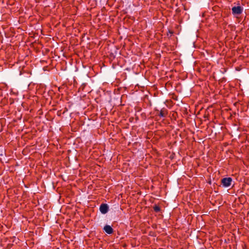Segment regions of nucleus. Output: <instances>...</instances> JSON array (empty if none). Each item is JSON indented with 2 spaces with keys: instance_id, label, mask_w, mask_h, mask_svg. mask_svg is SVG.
I'll use <instances>...</instances> for the list:
<instances>
[{
  "instance_id": "obj_1",
  "label": "nucleus",
  "mask_w": 249,
  "mask_h": 249,
  "mask_svg": "<svg viewBox=\"0 0 249 249\" xmlns=\"http://www.w3.org/2000/svg\"><path fill=\"white\" fill-rule=\"evenodd\" d=\"M232 178L230 177L225 178L221 179V184L225 187H229L231 183Z\"/></svg>"
},
{
  "instance_id": "obj_2",
  "label": "nucleus",
  "mask_w": 249,
  "mask_h": 249,
  "mask_svg": "<svg viewBox=\"0 0 249 249\" xmlns=\"http://www.w3.org/2000/svg\"><path fill=\"white\" fill-rule=\"evenodd\" d=\"M243 9L240 6H234L231 8L232 13L233 15H240L243 12Z\"/></svg>"
},
{
  "instance_id": "obj_3",
  "label": "nucleus",
  "mask_w": 249,
  "mask_h": 249,
  "mask_svg": "<svg viewBox=\"0 0 249 249\" xmlns=\"http://www.w3.org/2000/svg\"><path fill=\"white\" fill-rule=\"evenodd\" d=\"M100 211L103 214L106 213L108 211V207L107 204H102L100 206Z\"/></svg>"
},
{
  "instance_id": "obj_4",
  "label": "nucleus",
  "mask_w": 249,
  "mask_h": 249,
  "mask_svg": "<svg viewBox=\"0 0 249 249\" xmlns=\"http://www.w3.org/2000/svg\"><path fill=\"white\" fill-rule=\"evenodd\" d=\"M104 230L109 234H112L113 232V229L109 225H106L104 227Z\"/></svg>"
},
{
  "instance_id": "obj_5",
  "label": "nucleus",
  "mask_w": 249,
  "mask_h": 249,
  "mask_svg": "<svg viewBox=\"0 0 249 249\" xmlns=\"http://www.w3.org/2000/svg\"><path fill=\"white\" fill-rule=\"evenodd\" d=\"M167 115V111L165 108H163L160 110L158 115L160 117H165Z\"/></svg>"
},
{
  "instance_id": "obj_6",
  "label": "nucleus",
  "mask_w": 249,
  "mask_h": 249,
  "mask_svg": "<svg viewBox=\"0 0 249 249\" xmlns=\"http://www.w3.org/2000/svg\"><path fill=\"white\" fill-rule=\"evenodd\" d=\"M153 209H154V211L157 213L159 212L160 211V208L159 206H157V205H155L153 207Z\"/></svg>"
}]
</instances>
